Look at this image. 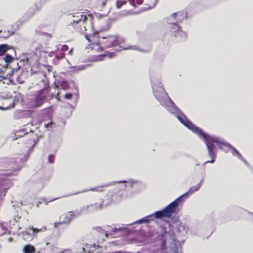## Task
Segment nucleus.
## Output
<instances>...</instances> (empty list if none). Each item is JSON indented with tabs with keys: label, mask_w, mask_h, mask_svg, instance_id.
<instances>
[{
	"label": "nucleus",
	"mask_w": 253,
	"mask_h": 253,
	"mask_svg": "<svg viewBox=\"0 0 253 253\" xmlns=\"http://www.w3.org/2000/svg\"><path fill=\"white\" fill-rule=\"evenodd\" d=\"M109 29L110 26L108 25L105 28L94 31L91 35H86V39L90 43L88 48L96 52H99L103 50V47L116 46L124 42L123 39L115 35L105 36L103 32Z\"/></svg>",
	"instance_id": "1"
},
{
	"label": "nucleus",
	"mask_w": 253,
	"mask_h": 253,
	"mask_svg": "<svg viewBox=\"0 0 253 253\" xmlns=\"http://www.w3.org/2000/svg\"><path fill=\"white\" fill-rule=\"evenodd\" d=\"M177 118L187 128L191 130L193 133L196 134L199 138L204 140L208 154L211 156H212L214 158L215 156L212 152V147L213 143L218 142L217 139L212 138L211 136L204 133L200 128L196 126L190 121L183 113H179L177 114Z\"/></svg>",
	"instance_id": "2"
},
{
	"label": "nucleus",
	"mask_w": 253,
	"mask_h": 253,
	"mask_svg": "<svg viewBox=\"0 0 253 253\" xmlns=\"http://www.w3.org/2000/svg\"><path fill=\"white\" fill-rule=\"evenodd\" d=\"M182 196L177 198L175 200L169 204L165 208L160 211H156L154 215L156 219L163 218H170L172 214L178 212V207L182 201Z\"/></svg>",
	"instance_id": "3"
},
{
	"label": "nucleus",
	"mask_w": 253,
	"mask_h": 253,
	"mask_svg": "<svg viewBox=\"0 0 253 253\" xmlns=\"http://www.w3.org/2000/svg\"><path fill=\"white\" fill-rule=\"evenodd\" d=\"M211 137L212 138L217 139V140L218 141L217 143L214 142V143H213V144H212V152H213V155H214L215 157L213 158V157L211 156L208 154L209 156L211 158V160H210V161H206L204 163L205 164L206 163H213L215 161V159L216 158V153L215 151H214L215 145H216L220 149H223V147L226 146V147H227L231 150L232 154H233V155H236L239 158H241V155H240V154L234 148L232 147L231 146H230L229 144H228L227 143L225 144V143L220 142L217 137H213V136H211Z\"/></svg>",
	"instance_id": "4"
},
{
	"label": "nucleus",
	"mask_w": 253,
	"mask_h": 253,
	"mask_svg": "<svg viewBox=\"0 0 253 253\" xmlns=\"http://www.w3.org/2000/svg\"><path fill=\"white\" fill-rule=\"evenodd\" d=\"M80 18L79 20H73V22L71 23L70 26H72L74 28L75 31L77 32H83L85 30V27L84 26V22L86 20L87 17L86 15L84 14L83 12H78L73 15V17Z\"/></svg>",
	"instance_id": "5"
},
{
	"label": "nucleus",
	"mask_w": 253,
	"mask_h": 253,
	"mask_svg": "<svg viewBox=\"0 0 253 253\" xmlns=\"http://www.w3.org/2000/svg\"><path fill=\"white\" fill-rule=\"evenodd\" d=\"M19 165L13 158H3L0 160V170L14 171Z\"/></svg>",
	"instance_id": "6"
},
{
	"label": "nucleus",
	"mask_w": 253,
	"mask_h": 253,
	"mask_svg": "<svg viewBox=\"0 0 253 253\" xmlns=\"http://www.w3.org/2000/svg\"><path fill=\"white\" fill-rule=\"evenodd\" d=\"M37 141L38 139L36 136L33 133L26 135L23 140L25 147L28 149L32 148L37 143Z\"/></svg>",
	"instance_id": "7"
},
{
	"label": "nucleus",
	"mask_w": 253,
	"mask_h": 253,
	"mask_svg": "<svg viewBox=\"0 0 253 253\" xmlns=\"http://www.w3.org/2000/svg\"><path fill=\"white\" fill-rule=\"evenodd\" d=\"M171 33L175 37H180L184 39L186 37L185 33L182 31L180 26L176 23L172 24Z\"/></svg>",
	"instance_id": "8"
},
{
	"label": "nucleus",
	"mask_w": 253,
	"mask_h": 253,
	"mask_svg": "<svg viewBox=\"0 0 253 253\" xmlns=\"http://www.w3.org/2000/svg\"><path fill=\"white\" fill-rule=\"evenodd\" d=\"M45 101V100L40 95H37L34 99V106L35 107H38L41 106Z\"/></svg>",
	"instance_id": "9"
},
{
	"label": "nucleus",
	"mask_w": 253,
	"mask_h": 253,
	"mask_svg": "<svg viewBox=\"0 0 253 253\" xmlns=\"http://www.w3.org/2000/svg\"><path fill=\"white\" fill-rule=\"evenodd\" d=\"M50 92V88H44L39 91L38 95H40L42 97L46 100V98L48 96Z\"/></svg>",
	"instance_id": "10"
},
{
	"label": "nucleus",
	"mask_w": 253,
	"mask_h": 253,
	"mask_svg": "<svg viewBox=\"0 0 253 253\" xmlns=\"http://www.w3.org/2000/svg\"><path fill=\"white\" fill-rule=\"evenodd\" d=\"M24 253H34L35 249L30 244L25 245L23 248Z\"/></svg>",
	"instance_id": "11"
},
{
	"label": "nucleus",
	"mask_w": 253,
	"mask_h": 253,
	"mask_svg": "<svg viewBox=\"0 0 253 253\" xmlns=\"http://www.w3.org/2000/svg\"><path fill=\"white\" fill-rule=\"evenodd\" d=\"M10 49L11 47L6 44L0 45V56L4 55Z\"/></svg>",
	"instance_id": "12"
},
{
	"label": "nucleus",
	"mask_w": 253,
	"mask_h": 253,
	"mask_svg": "<svg viewBox=\"0 0 253 253\" xmlns=\"http://www.w3.org/2000/svg\"><path fill=\"white\" fill-rule=\"evenodd\" d=\"M27 135V132H25V130L24 129H20L18 131H17L16 132H15V136H16V138L15 139H17L19 138H20V137H22L23 136H26V135Z\"/></svg>",
	"instance_id": "13"
},
{
	"label": "nucleus",
	"mask_w": 253,
	"mask_h": 253,
	"mask_svg": "<svg viewBox=\"0 0 253 253\" xmlns=\"http://www.w3.org/2000/svg\"><path fill=\"white\" fill-rule=\"evenodd\" d=\"M107 0H96L95 4L98 8H102L106 5Z\"/></svg>",
	"instance_id": "14"
},
{
	"label": "nucleus",
	"mask_w": 253,
	"mask_h": 253,
	"mask_svg": "<svg viewBox=\"0 0 253 253\" xmlns=\"http://www.w3.org/2000/svg\"><path fill=\"white\" fill-rule=\"evenodd\" d=\"M28 229L32 231L33 234L34 235V234L38 233L40 232L45 231L46 230V228L45 227H43L40 229H37V228H35L32 227H29L28 228Z\"/></svg>",
	"instance_id": "15"
},
{
	"label": "nucleus",
	"mask_w": 253,
	"mask_h": 253,
	"mask_svg": "<svg viewBox=\"0 0 253 253\" xmlns=\"http://www.w3.org/2000/svg\"><path fill=\"white\" fill-rule=\"evenodd\" d=\"M126 3V0H117L116 2V6L117 8H120L122 6L125 5Z\"/></svg>",
	"instance_id": "16"
},
{
	"label": "nucleus",
	"mask_w": 253,
	"mask_h": 253,
	"mask_svg": "<svg viewBox=\"0 0 253 253\" xmlns=\"http://www.w3.org/2000/svg\"><path fill=\"white\" fill-rule=\"evenodd\" d=\"M3 59L6 62V63L8 65L14 60V58L9 54H7L3 58Z\"/></svg>",
	"instance_id": "17"
},
{
	"label": "nucleus",
	"mask_w": 253,
	"mask_h": 253,
	"mask_svg": "<svg viewBox=\"0 0 253 253\" xmlns=\"http://www.w3.org/2000/svg\"><path fill=\"white\" fill-rule=\"evenodd\" d=\"M73 213V212L70 211L65 215L67 219L66 220L65 222L68 223L71 220Z\"/></svg>",
	"instance_id": "18"
},
{
	"label": "nucleus",
	"mask_w": 253,
	"mask_h": 253,
	"mask_svg": "<svg viewBox=\"0 0 253 253\" xmlns=\"http://www.w3.org/2000/svg\"><path fill=\"white\" fill-rule=\"evenodd\" d=\"M162 242L161 243V244L160 245V250H162L166 248V241L165 239H162Z\"/></svg>",
	"instance_id": "19"
},
{
	"label": "nucleus",
	"mask_w": 253,
	"mask_h": 253,
	"mask_svg": "<svg viewBox=\"0 0 253 253\" xmlns=\"http://www.w3.org/2000/svg\"><path fill=\"white\" fill-rule=\"evenodd\" d=\"M61 86L63 89H67L68 85L66 82L62 81L61 84Z\"/></svg>",
	"instance_id": "20"
},
{
	"label": "nucleus",
	"mask_w": 253,
	"mask_h": 253,
	"mask_svg": "<svg viewBox=\"0 0 253 253\" xmlns=\"http://www.w3.org/2000/svg\"><path fill=\"white\" fill-rule=\"evenodd\" d=\"M69 49V47L68 45H63L62 46V48H61V50L63 51V52H66V51H67Z\"/></svg>",
	"instance_id": "21"
},
{
	"label": "nucleus",
	"mask_w": 253,
	"mask_h": 253,
	"mask_svg": "<svg viewBox=\"0 0 253 253\" xmlns=\"http://www.w3.org/2000/svg\"><path fill=\"white\" fill-rule=\"evenodd\" d=\"M163 232L161 234V239H164L163 237H164V236L165 235L167 234V233H168V232L167 231V230H166L165 228H163Z\"/></svg>",
	"instance_id": "22"
},
{
	"label": "nucleus",
	"mask_w": 253,
	"mask_h": 253,
	"mask_svg": "<svg viewBox=\"0 0 253 253\" xmlns=\"http://www.w3.org/2000/svg\"><path fill=\"white\" fill-rule=\"evenodd\" d=\"M65 54L64 53H61L59 55H56L55 56V58L57 59H61L64 58Z\"/></svg>",
	"instance_id": "23"
},
{
	"label": "nucleus",
	"mask_w": 253,
	"mask_h": 253,
	"mask_svg": "<svg viewBox=\"0 0 253 253\" xmlns=\"http://www.w3.org/2000/svg\"><path fill=\"white\" fill-rule=\"evenodd\" d=\"M72 97L71 93H67L65 95V98L67 99H70Z\"/></svg>",
	"instance_id": "24"
},
{
	"label": "nucleus",
	"mask_w": 253,
	"mask_h": 253,
	"mask_svg": "<svg viewBox=\"0 0 253 253\" xmlns=\"http://www.w3.org/2000/svg\"><path fill=\"white\" fill-rule=\"evenodd\" d=\"M54 159V156L53 155H50L48 157V160L50 163H53Z\"/></svg>",
	"instance_id": "25"
},
{
	"label": "nucleus",
	"mask_w": 253,
	"mask_h": 253,
	"mask_svg": "<svg viewBox=\"0 0 253 253\" xmlns=\"http://www.w3.org/2000/svg\"><path fill=\"white\" fill-rule=\"evenodd\" d=\"M149 220L148 219H141L139 221H138V223H142L143 222H145V223H149Z\"/></svg>",
	"instance_id": "26"
},
{
	"label": "nucleus",
	"mask_w": 253,
	"mask_h": 253,
	"mask_svg": "<svg viewBox=\"0 0 253 253\" xmlns=\"http://www.w3.org/2000/svg\"><path fill=\"white\" fill-rule=\"evenodd\" d=\"M129 1L131 5H132L134 7H135V0H129Z\"/></svg>",
	"instance_id": "27"
},
{
	"label": "nucleus",
	"mask_w": 253,
	"mask_h": 253,
	"mask_svg": "<svg viewBox=\"0 0 253 253\" xmlns=\"http://www.w3.org/2000/svg\"><path fill=\"white\" fill-rule=\"evenodd\" d=\"M46 68L48 70V72H50L51 71L52 69V66L51 65H45Z\"/></svg>",
	"instance_id": "28"
},
{
	"label": "nucleus",
	"mask_w": 253,
	"mask_h": 253,
	"mask_svg": "<svg viewBox=\"0 0 253 253\" xmlns=\"http://www.w3.org/2000/svg\"><path fill=\"white\" fill-rule=\"evenodd\" d=\"M143 2V0H136V3L138 5H141Z\"/></svg>",
	"instance_id": "29"
},
{
	"label": "nucleus",
	"mask_w": 253,
	"mask_h": 253,
	"mask_svg": "<svg viewBox=\"0 0 253 253\" xmlns=\"http://www.w3.org/2000/svg\"><path fill=\"white\" fill-rule=\"evenodd\" d=\"M73 53V49H71L68 52V55H72Z\"/></svg>",
	"instance_id": "30"
},
{
	"label": "nucleus",
	"mask_w": 253,
	"mask_h": 253,
	"mask_svg": "<svg viewBox=\"0 0 253 253\" xmlns=\"http://www.w3.org/2000/svg\"><path fill=\"white\" fill-rule=\"evenodd\" d=\"M54 54V52L53 51H52V52H50L49 53V56H50V57H52L53 56V55Z\"/></svg>",
	"instance_id": "31"
},
{
	"label": "nucleus",
	"mask_w": 253,
	"mask_h": 253,
	"mask_svg": "<svg viewBox=\"0 0 253 253\" xmlns=\"http://www.w3.org/2000/svg\"><path fill=\"white\" fill-rule=\"evenodd\" d=\"M56 98H57V99L58 100H59V93L57 94V95H56Z\"/></svg>",
	"instance_id": "32"
},
{
	"label": "nucleus",
	"mask_w": 253,
	"mask_h": 253,
	"mask_svg": "<svg viewBox=\"0 0 253 253\" xmlns=\"http://www.w3.org/2000/svg\"><path fill=\"white\" fill-rule=\"evenodd\" d=\"M51 124H45V126L46 127H47L49 125H51Z\"/></svg>",
	"instance_id": "33"
},
{
	"label": "nucleus",
	"mask_w": 253,
	"mask_h": 253,
	"mask_svg": "<svg viewBox=\"0 0 253 253\" xmlns=\"http://www.w3.org/2000/svg\"><path fill=\"white\" fill-rule=\"evenodd\" d=\"M74 18V19L73 20H79V19H80V18H77L75 16V17H73Z\"/></svg>",
	"instance_id": "34"
},
{
	"label": "nucleus",
	"mask_w": 253,
	"mask_h": 253,
	"mask_svg": "<svg viewBox=\"0 0 253 253\" xmlns=\"http://www.w3.org/2000/svg\"><path fill=\"white\" fill-rule=\"evenodd\" d=\"M176 14H177V13H174L172 14V16H174V17H176Z\"/></svg>",
	"instance_id": "35"
},
{
	"label": "nucleus",
	"mask_w": 253,
	"mask_h": 253,
	"mask_svg": "<svg viewBox=\"0 0 253 253\" xmlns=\"http://www.w3.org/2000/svg\"><path fill=\"white\" fill-rule=\"evenodd\" d=\"M4 175H5V176H9L10 174H9V173H6V174H4Z\"/></svg>",
	"instance_id": "36"
},
{
	"label": "nucleus",
	"mask_w": 253,
	"mask_h": 253,
	"mask_svg": "<svg viewBox=\"0 0 253 253\" xmlns=\"http://www.w3.org/2000/svg\"><path fill=\"white\" fill-rule=\"evenodd\" d=\"M92 191H95V190L94 189H91Z\"/></svg>",
	"instance_id": "37"
},
{
	"label": "nucleus",
	"mask_w": 253,
	"mask_h": 253,
	"mask_svg": "<svg viewBox=\"0 0 253 253\" xmlns=\"http://www.w3.org/2000/svg\"><path fill=\"white\" fill-rule=\"evenodd\" d=\"M129 49L128 48H124V49Z\"/></svg>",
	"instance_id": "38"
}]
</instances>
